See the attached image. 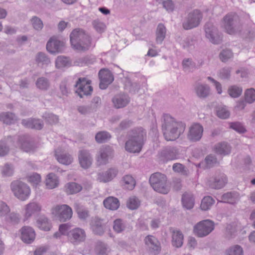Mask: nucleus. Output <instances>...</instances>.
<instances>
[{
    "label": "nucleus",
    "mask_w": 255,
    "mask_h": 255,
    "mask_svg": "<svg viewBox=\"0 0 255 255\" xmlns=\"http://www.w3.org/2000/svg\"><path fill=\"white\" fill-rule=\"evenodd\" d=\"M185 126L181 122H177L168 114L162 118V130L165 139L167 141L175 140L183 132Z\"/></svg>",
    "instance_id": "obj_1"
},
{
    "label": "nucleus",
    "mask_w": 255,
    "mask_h": 255,
    "mask_svg": "<svg viewBox=\"0 0 255 255\" xmlns=\"http://www.w3.org/2000/svg\"><path fill=\"white\" fill-rule=\"evenodd\" d=\"M146 139V132L142 128H137L130 131L125 144L126 150L129 152H139Z\"/></svg>",
    "instance_id": "obj_2"
},
{
    "label": "nucleus",
    "mask_w": 255,
    "mask_h": 255,
    "mask_svg": "<svg viewBox=\"0 0 255 255\" xmlns=\"http://www.w3.org/2000/svg\"><path fill=\"white\" fill-rule=\"evenodd\" d=\"M71 45L74 49L85 51L91 46V38L89 34L82 28H76L70 35Z\"/></svg>",
    "instance_id": "obj_3"
},
{
    "label": "nucleus",
    "mask_w": 255,
    "mask_h": 255,
    "mask_svg": "<svg viewBox=\"0 0 255 255\" xmlns=\"http://www.w3.org/2000/svg\"><path fill=\"white\" fill-rule=\"evenodd\" d=\"M149 183L156 192L167 194L169 191L170 188L167 185V178L164 174L159 172L152 174L150 177Z\"/></svg>",
    "instance_id": "obj_4"
},
{
    "label": "nucleus",
    "mask_w": 255,
    "mask_h": 255,
    "mask_svg": "<svg viewBox=\"0 0 255 255\" xmlns=\"http://www.w3.org/2000/svg\"><path fill=\"white\" fill-rule=\"evenodd\" d=\"M10 187L14 195L21 201H25L30 194V189L25 183L16 180L11 183Z\"/></svg>",
    "instance_id": "obj_5"
},
{
    "label": "nucleus",
    "mask_w": 255,
    "mask_h": 255,
    "mask_svg": "<svg viewBox=\"0 0 255 255\" xmlns=\"http://www.w3.org/2000/svg\"><path fill=\"white\" fill-rule=\"evenodd\" d=\"M223 26L229 34H234L240 31V22L238 16L234 13H228L223 19Z\"/></svg>",
    "instance_id": "obj_6"
},
{
    "label": "nucleus",
    "mask_w": 255,
    "mask_h": 255,
    "mask_svg": "<svg viewBox=\"0 0 255 255\" xmlns=\"http://www.w3.org/2000/svg\"><path fill=\"white\" fill-rule=\"evenodd\" d=\"M51 212L57 219L62 222L69 220L73 215L71 208L66 204L56 205L52 208Z\"/></svg>",
    "instance_id": "obj_7"
},
{
    "label": "nucleus",
    "mask_w": 255,
    "mask_h": 255,
    "mask_svg": "<svg viewBox=\"0 0 255 255\" xmlns=\"http://www.w3.org/2000/svg\"><path fill=\"white\" fill-rule=\"evenodd\" d=\"M205 37L214 44H220L222 41V35L211 22H207L204 26Z\"/></svg>",
    "instance_id": "obj_8"
},
{
    "label": "nucleus",
    "mask_w": 255,
    "mask_h": 255,
    "mask_svg": "<svg viewBox=\"0 0 255 255\" xmlns=\"http://www.w3.org/2000/svg\"><path fill=\"white\" fill-rule=\"evenodd\" d=\"M214 229V222L210 220H205L195 225L193 231L195 235L202 238L208 235Z\"/></svg>",
    "instance_id": "obj_9"
},
{
    "label": "nucleus",
    "mask_w": 255,
    "mask_h": 255,
    "mask_svg": "<svg viewBox=\"0 0 255 255\" xmlns=\"http://www.w3.org/2000/svg\"><path fill=\"white\" fill-rule=\"evenodd\" d=\"M227 182V176L223 172L217 171L209 177L207 181V185L211 188L220 189L224 187Z\"/></svg>",
    "instance_id": "obj_10"
},
{
    "label": "nucleus",
    "mask_w": 255,
    "mask_h": 255,
    "mask_svg": "<svg viewBox=\"0 0 255 255\" xmlns=\"http://www.w3.org/2000/svg\"><path fill=\"white\" fill-rule=\"evenodd\" d=\"M202 18L201 12L197 10H194L190 12L184 22L183 27L186 30L190 29L199 25Z\"/></svg>",
    "instance_id": "obj_11"
},
{
    "label": "nucleus",
    "mask_w": 255,
    "mask_h": 255,
    "mask_svg": "<svg viewBox=\"0 0 255 255\" xmlns=\"http://www.w3.org/2000/svg\"><path fill=\"white\" fill-rule=\"evenodd\" d=\"M90 84V81L85 78L78 79L75 85V87L77 88L76 92L80 98H83L84 95L88 96L91 94L93 88Z\"/></svg>",
    "instance_id": "obj_12"
},
{
    "label": "nucleus",
    "mask_w": 255,
    "mask_h": 255,
    "mask_svg": "<svg viewBox=\"0 0 255 255\" xmlns=\"http://www.w3.org/2000/svg\"><path fill=\"white\" fill-rule=\"evenodd\" d=\"M203 127L201 124L194 123L189 128L187 138L191 142L198 141L203 136Z\"/></svg>",
    "instance_id": "obj_13"
},
{
    "label": "nucleus",
    "mask_w": 255,
    "mask_h": 255,
    "mask_svg": "<svg viewBox=\"0 0 255 255\" xmlns=\"http://www.w3.org/2000/svg\"><path fill=\"white\" fill-rule=\"evenodd\" d=\"M64 43L56 36H52L46 44L47 50L52 54L61 53L64 50Z\"/></svg>",
    "instance_id": "obj_14"
},
{
    "label": "nucleus",
    "mask_w": 255,
    "mask_h": 255,
    "mask_svg": "<svg viewBox=\"0 0 255 255\" xmlns=\"http://www.w3.org/2000/svg\"><path fill=\"white\" fill-rule=\"evenodd\" d=\"M68 237L69 240L73 245H78L86 240V234L84 229L75 228L69 231Z\"/></svg>",
    "instance_id": "obj_15"
},
{
    "label": "nucleus",
    "mask_w": 255,
    "mask_h": 255,
    "mask_svg": "<svg viewBox=\"0 0 255 255\" xmlns=\"http://www.w3.org/2000/svg\"><path fill=\"white\" fill-rule=\"evenodd\" d=\"M144 242L148 251L153 255L158 254L161 251L160 244L158 240L151 235L147 236Z\"/></svg>",
    "instance_id": "obj_16"
},
{
    "label": "nucleus",
    "mask_w": 255,
    "mask_h": 255,
    "mask_svg": "<svg viewBox=\"0 0 255 255\" xmlns=\"http://www.w3.org/2000/svg\"><path fill=\"white\" fill-rule=\"evenodd\" d=\"M99 76L100 79L99 87L103 90L106 89L114 80L113 74L107 69H101L99 72Z\"/></svg>",
    "instance_id": "obj_17"
},
{
    "label": "nucleus",
    "mask_w": 255,
    "mask_h": 255,
    "mask_svg": "<svg viewBox=\"0 0 255 255\" xmlns=\"http://www.w3.org/2000/svg\"><path fill=\"white\" fill-rule=\"evenodd\" d=\"M42 210L41 204L36 202H30L24 207V220H28L33 215L38 214Z\"/></svg>",
    "instance_id": "obj_18"
},
{
    "label": "nucleus",
    "mask_w": 255,
    "mask_h": 255,
    "mask_svg": "<svg viewBox=\"0 0 255 255\" xmlns=\"http://www.w3.org/2000/svg\"><path fill=\"white\" fill-rule=\"evenodd\" d=\"M130 98L128 94L119 93L114 96L112 101L115 108L120 109L126 107L130 102Z\"/></svg>",
    "instance_id": "obj_19"
},
{
    "label": "nucleus",
    "mask_w": 255,
    "mask_h": 255,
    "mask_svg": "<svg viewBox=\"0 0 255 255\" xmlns=\"http://www.w3.org/2000/svg\"><path fill=\"white\" fill-rule=\"evenodd\" d=\"M78 159L80 166L84 169L89 168L92 165L93 158L89 151L85 149L79 151Z\"/></svg>",
    "instance_id": "obj_20"
},
{
    "label": "nucleus",
    "mask_w": 255,
    "mask_h": 255,
    "mask_svg": "<svg viewBox=\"0 0 255 255\" xmlns=\"http://www.w3.org/2000/svg\"><path fill=\"white\" fill-rule=\"evenodd\" d=\"M178 155L179 152L177 149L172 146L165 147L160 153V157L164 161L175 159Z\"/></svg>",
    "instance_id": "obj_21"
},
{
    "label": "nucleus",
    "mask_w": 255,
    "mask_h": 255,
    "mask_svg": "<svg viewBox=\"0 0 255 255\" xmlns=\"http://www.w3.org/2000/svg\"><path fill=\"white\" fill-rule=\"evenodd\" d=\"M18 144L20 148L25 152L32 151L36 147L32 139L27 135L20 136L18 138Z\"/></svg>",
    "instance_id": "obj_22"
},
{
    "label": "nucleus",
    "mask_w": 255,
    "mask_h": 255,
    "mask_svg": "<svg viewBox=\"0 0 255 255\" xmlns=\"http://www.w3.org/2000/svg\"><path fill=\"white\" fill-rule=\"evenodd\" d=\"M21 240L26 244L32 243L35 238V233L32 228L29 226H24L21 230Z\"/></svg>",
    "instance_id": "obj_23"
},
{
    "label": "nucleus",
    "mask_w": 255,
    "mask_h": 255,
    "mask_svg": "<svg viewBox=\"0 0 255 255\" xmlns=\"http://www.w3.org/2000/svg\"><path fill=\"white\" fill-rule=\"evenodd\" d=\"M118 173V170L116 168H110L105 172L99 173L97 179L100 182L106 183L112 180Z\"/></svg>",
    "instance_id": "obj_24"
},
{
    "label": "nucleus",
    "mask_w": 255,
    "mask_h": 255,
    "mask_svg": "<svg viewBox=\"0 0 255 255\" xmlns=\"http://www.w3.org/2000/svg\"><path fill=\"white\" fill-rule=\"evenodd\" d=\"M112 149L109 146L100 148L97 156V162L98 165H105L108 163V157L112 153Z\"/></svg>",
    "instance_id": "obj_25"
},
{
    "label": "nucleus",
    "mask_w": 255,
    "mask_h": 255,
    "mask_svg": "<svg viewBox=\"0 0 255 255\" xmlns=\"http://www.w3.org/2000/svg\"><path fill=\"white\" fill-rule=\"evenodd\" d=\"M21 124L26 128L37 130L41 129L44 126L43 122L38 119L30 118L23 119L22 120Z\"/></svg>",
    "instance_id": "obj_26"
},
{
    "label": "nucleus",
    "mask_w": 255,
    "mask_h": 255,
    "mask_svg": "<svg viewBox=\"0 0 255 255\" xmlns=\"http://www.w3.org/2000/svg\"><path fill=\"white\" fill-rule=\"evenodd\" d=\"M103 220L98 217L93 218L91 222V227L93 232L96 235H102L104 233Z\"/></svg>",
    "instance_id": "obj_27"
},
{
    "label": "nucleus",
    "mask_w": 255,
    "mask_h": 255,
    "mask_svg": "<svg viewBox=\"0 0 255 255\" xmlns=\"http://www.w3.org/2000/svg\"><path fill=\"white\" fill-rule=\"evenodd\" d=\"M55 152L56 159L59 163L67 165L73 162L72 156L68 153L61 152L60 149H56Z\"/></svg>",
    "instance_id": "obj_28"
},
{
    "label": "nucleus",
    "mask_w": 255,
    "mask_h": 255,
    "mask_svg": "<svg viewBox=\"0 0 255 255\" xmlns=\"http://www.w3.org/2000/svg\"><path fill=\"white\" fill-rule=\"evenodd\" d=\"M214 151L218 154L226 155L231 152V146L226 142H219L214 145Z\"/></svg>",
    "instance_id": "obj_29"
},
{
    "label": "nucleus",
    "mask_w": 255,
    "mask_h": 255,
    "mask_svg": "<svg viewBox=\"0 0 255 255\" xmlns=\"http://www.w3.org/2000/svg\"><path fill=\"white\" fill-rule=\"evenodd\" d=\"M239 199V194L236 192H227L221 196V202L230 204H234Z\"/></svg>",
    "instance_id": "obj_30"
},
{
    "label": "nucleus",
    "mask_w": 255,
    "mask_h": 255,
    "mask_svg": "<svg viewBox=\"0 0 255 255\" xmlns=\"http://www.w3.org/2000/svg\"><path fill=\"white\" fill-rule=\"evenodd\" d=\"M183 235L179 230L173 231L172 235V245L176 248H180L183 243Z\"/></svg>",
    "instance_id": "obj_31"
},
{
    "label": "nucleus",
    "mask_w": 255,
    "mask_h": 255,
    "mask_svg": "<svg viewBox=\"0 0 255 255\" xmlns=\"http://www.w3.org/2000/svg\"><path fill=\"white\" fill-rule=\"evenodd\" d=\"M104 205L107 209L111 210H116L120 206L119 200L115 197L110 196L104 200Z\"/></svg>",
    "instance_id": "obj_32"
},
{
    "label": "nucleus",
    "mask_w": 255,
    "mask_h": 255,
    "mask_svg": "<svg viewBox=\"0 0 255 255\" xmlns=\"http://www.w3.org/2000/svg\"><path fill=\"white\" fill-rule=\"evenodd\" d=\"M45 184L47 188L50 189L57 187L59 184L58 177L53 173H49L45 180Z\"/></svg>",
    "instance_id": "obj_33"
},
{
    "label": "nucleus",
    "mask_w": 255,
    "mask_h": 255,
    "mask_svg": "<svg viewBox=\"0 0 255 255\" xmlns=\"http://www.w3.org/2000/svg\"><path fill=\"white\" fill-rule=\"evenodd\" d=\"M182 203L184 208L190 210L193 208L194 205V198L191 193H184L182 198Z\"/></svg>",
    "instance_id": "obj_34"
},
{
    "label": "nucleus",
    "mask_w": 255,
    "mask_h": 255,
    "mask_svg": "<svg viewBox=\"0 0 255 255\" xmlns=\"http://www.w3.org/2000/svg\"><path fill=\"white\" fill-rule=\"evenodd\" d=\"M17 117L11 112H3L0 114V121L6 125H10L17 121Z\"/></svg>",
    "instance_id": "obj_35"
},
{
    "label": "nucleus",
    "mask_w": 255,
    "mask_h": 255,
    "mask_svg": "<svg viewBox=\"0 0 255 255\" xmlns=\"http://www.w3.org/2000/svg\"><path fill=\"white\" fill-rule=\"evenodd\" d=\"M166 33V28L162 23H159L156 30V42L157 44H161L164 40Z\"/></svg>",
    "instance_id": "obj_36"
},
{
    "label": "nucleus",
    "mask_w": 255,
    "mask_h": 255,
    "mask_svg": "<svg viewBox=\"0 0 255 255\" xmlns=\"http://www.w3.org/2000/svg\"><path fill=\"white\" fill-rule=\"evenodd\" d=\"M37 227L41 230L48 231L51 229L49 219L44 216H40L36 221Z\"/></svg>",
    "instance_id": "obj_37"
},
{
    "label": "nucleus",
    "mask_w": 255,
    "mask_h": 255,
    "mask_svg": "<svg viewBox=\"0 0 255 255\" xmlns=\"http://www.w3.org/2000/svg\"><path fill=\"white\" fill-rule=\"evenodd\" d=\"M55 67L57 69H62L65 67H70L71 62L69 58L64 56H59L55 60Z\"/></svg>",
    "instance_id": "obj_38"
},
{
    "label": "nucleus",
    "mask_w": 255,
    "mask_h": 255,
    "mask_svg": "<svg viewBox=\"0 0 255 255\" xmlns=\"http://www.w3.org/2000/svg\"><path fill=\"white\" fill-rule=\"evenodd\" d=\"M196 93L200 98H205L210 94V88L207 85L198 84L195 87Z\"/></svg>",
    "instance_id": "obj_39"
},
{
    "label": "nucleus",
    "mask_w": 255,
    "mask_h": 255,
    "mask_svg": "<svg viewBox=\"0 0 255 255\" xmlns=\"http://www.w3.org/2000/svg\"><path fill=\"white\" fill-rule=\"evenodd\" d=\"M65 191L68 194H74L80 192L82 187L76 182H69L66 184Z\"/></svg>",
    "instance_id": "obj_40"
},
{
    "label": "nucleus",
    "mask_w": 255,
    "mask_h": 255,
    "mask_svg": "<svg viewBox=\"0 0 255 255\" xmlns=\"http://www.w3.org/2000/svg\"><path fill=\"white\" fill-rule=\"evenodd\" d=\"M74 208L78 217L81 220H85L89 217V211L80 204L75 203Z\"/></svg>",
    "instance_id": "obj_41"
},
{
    "label": "nucleus",
    "mask_w": 255,
    "mask_h": 255,
    "mask_svg": "<svg viewBox=\"0 0 255 255\" xmlns=\"http://www.w3.org/2000/svg\"><path fill=\"white\" fill-rule=\"evenodd\" d=\"M35 61L38 65L47 66L51 63L48 55L45 53L39 52L35 56Z\"/></svg>",
    "instance_id": "obj_42"
},
{
    "label": "nucleus",
    "mask_w": 255,
    "mask_h": 255,
    "mask_svg": "<svg viewBox=\"0 0 255 255\" xmlns=\"http://www.w3.org/2000/svg\"><path fill=\"white\" fill-rule=\"evenodd\" d=\"M123 186L128 190H132L135 185V181L130 175L124 176L122 178Z\"/></svg>",
    "instance_id": "obj_43"
},
{
    "label": "nucleus",
    "mask_w": 255,
    "mask_h": 255,
    "mask_svg": "<svg viewBox=\"0 0 255 255\" xmlns=\"http://www.w3.org/2000/svg\"><path fill=\"white\" fill-rule=\"evenodd\" d=\"M36 87L42 91H47L50 87L49 81L45 77L38 78L35 83Z\"/></svg>",
    "instance_id": "obj_44"
},
{
    "label": "nucleus",
    "mask_w": 255,
    "mask_h": 255,
    "mask_svg": "<svg viewBox=\"0 0 255 255\" xmlns=\"http://www.w3.org/2000/svg\"><path fill=\"white\" fill-rule=\"evenodd\" d=\"M215 200L211 196H206L202 200L200 208L202 210L206 211L210 209L214 204Z\"/></svg>",
    "instance_id": "obj_45"
},
{
    "label": "nucleus",
    "mask_w": 255,
    "mask_h": 255,
    "mask_svg": "<svg viewBox=\"0 0 255 255\" xmlns=\"http://www.w3.org/2000/svg\"><path fill=\"white\" fill-rule=\"evenodd\" d=\"M125 88L130 93H135L139 89V86L135 83H132L130 79H126Z\"/></svg>",
    "instance_id": "obj_46"
},
{
    "label": "nucleus",
    "mask_w": 255,
    "mask_h": 255,
    "mask_svg": "<svg viewBox=\"0 0 255 255\" xmlns=\"http://www.w3.org/2000/svg\"><path fill=\"white\" fill-rule=\"evenodd\" d=\"M95 252L98 255H106L108 252V248L106 244L98 241L96 243Z\"/></svg>",
    "instance_id": "obj_47"
},
{
    "label": "nucleus",
    "mask_w": 255,
    "mask_h": 255,
    "mask_svg": "<svg viewBox=\"0 0 255 255\" xmlns=\"http://www.w3.org/2000/svg\"><path fill=\"white\" fill-rule=\"evenodd\" d=\"M231 67H224L218 71L217 75L222 80H229L231 77Z\"/></svg>",
    "instance_id": "obj_48"
},
{
    "label": "nucleus",
    "mask_w": 255,
    "mask_h": 255,
    "mask_svg": "<svg viewBox=\"0 0 255 255\" xmlns=\"http://www.w3.org/2000/svg\"><path fill=\"white\" fill-rule=\"evenodd\" d=\"M243 36L248 39H253L255 37V27L254 24L247 26L243 32Z\"/></svg>",
    "instance_id": "obj_49"
},
{
    "label": "nucleus",
    "mask_w": 255,
    "mask_h": 255,
    "mask_svg": "<svg viewBox=\"0 0 255 255\" xmlns=\"http://www.w3.org/2000/svg\"><path fill=\"white\" fill-rule=\"evenodd\" d=\"M216 113L220 119H226L229 117L230 113L226 106H219L217 108Z\"/></svg>",
    "instance_id": "obj_50"
},
{
    "label": "nucleus",
    "mask_w": 255,
    "mask_h": 255,
    "mask_svg": "<svg viewBox=\"0 0 255 255\" xmlns=\"http://www.w3.org/2000/svg\"><path fill=\"white\" fill-rule=\"evenodd\" d=\"M242 88L236 85L230 86L228 89V93L232 98L239 97L242 93Z\"/></svg>",
    "instance_id": "obj_51"
},
{
    "label": "nucleus",
    "mask_w": 255,
    "mask_h": 255,
    "mask_svg": "<svg viewBox=\"0 0 255 255\" xmlns=\"http://www.w3.org/2000/svg\"><path fill=\"white\" fill-rule=\"evenodd\" d=\"M111 138V135L107 131H100L95 136V139L98 143H103Z\"/></svg>",
    "instance_id": "obj_52"
},
{
    "label": "nucleus",
    "mask_w": 255,
    "mask_h": 255,
    "mask_svg": "<svg viewBox=\"0 0 255 255\" xmlns=\"http://www.w3.org/2000/svg\"><path fill=\"white\" fill-rule=\"evenodd\" d=\"M245 100L249 104L255 101V90L253 88L247 89L245 93Z\"/></svg>",
    "instance_id": "obj_53"
},
{
    "label": "nucleus",
    "mask_w": 255,
    "mask_h": 255,
    "mask_svg": "<svg viewBox=\"0 0 255 255\" xmlns=\"http://www.w3.org/2000/svg\"><path fill=\"white\" fill-rule=\"evenodd\" d=\"M227 255H244L242 248L239 245H234L227 250Z\"/></svg>",
    "instance_id": "obj_54"
},
{
    "label": "nucleus",
    "mask_w": 255,
    "mask_h": 255,
    "mask_svg": "<svg viewBox=\"0 0 255 255\" xmlns=\"http://www.w3.org/2000/svg\"><path fill=\"white\" fill-rule=\"evenodd\" d=\"M43 118L46 122L50 125L56 124L59 121L58 116L52 113H45Z\"/></svg>",
    "instance_id": "obj_55"
},
{
    "label": "nucleus",
    "mask_w": 255,
    "mask_h": 255,
    "mask_svg": "<svg viewBox=\"0 0 255 255\" xmlns=\"http://www.w3.org/2000/svg\"><path fill=\"white\" fill-rule=\"evenodd\" d=\"M196 41L192 38L187 37L183 40L181 43L183 47L187 50L194 48Z\"/></svg>",
    "instance_id": "obj_56"
},
{
    "label": "nucleus",
    "mask_w": 255,
    "mask_h": 255,
    "mask_svg": "<svg viewBox=\"0 0 255 255\" xmlns=\"http://www.w3.org/2000/svg\"><path fill=\"white\" fill-rule=\"evenodd\" d=\"M92 25L96 31L98 33H103L106 29V25L103 22L98 19L94 20L92 22Z\"/></svg>",
    "instance_id": "obj_57"
},
{
    "label": "nucleus",
    "mask_w": 255,
    "mask_h": 255,
    "mask_svg": "<svg viewBox=\"0 0 255 255\" xmlns=\"http://www.w3.org/2000/svg\"><path fill=\"white\" fill-rule=\"evenodd\" d=\"M140 205V201L135 197H130L127 201V206L131 210L136 209Z\"/></svg>",
    "instance_id": "obj_58"
},
{
    "label": "nucleus",
    "mask_w": 255,
    "mask_h": 255,
    "mask_svg": "<svg viewBox=\"0 0 255 255\" xmlns=\"http://www.w3.org/2000/svg\"><path fill=\"white\" fill-rule=\"evenodd\" d=\"M125 228V224L122 220L118 219L114 222L113 229L117 233H119L123 232Z\"/></svg>",
    "instance_id": "obj_59"
},
{
    "label": "nucleus",
    "mask_w": 255,
    "mask_h": 255,
    "mask_svg": "<svg viewBox=\"0 0 255 255\" xmlns=\"http://www.w3.org/2000/svg\"><path fill=\"white\" fill-rule=\"evenodd\" d=\"M219 57L222 62H225L233 57V53L231 50L226 49L220 52Z\"/></svg>",
    "instance_id": "obj_60"
},
{
    "label": "nucleus",
    "mask_w": 255,
    "mask_h": 255,
    "mask_svg": "<svg viewBox=\"0 0 255 255\" xmlns=\"http://www.w3.org/2000/svg\"><path fill=\"white\" fill-rule=\"evenodd\" d=\"M8 141V139L7 140H2L0 141V156H3L8 153L9 148L7 143Z\"/></svg>",
    "instance_id": "obj_61"
},
{
    "label": "nucleus",
    "mask_w": 255,
    "mask_h": 255,
    "mask_svg": "<svg viewBox=\"0 0 255 255\" xmlns=\"http://www.w3.org/2000/svg\"><path fill=\"white\" fill-rule=\"evenodd\" d=\"M31 22L33 27L37 31L41 30L43 27L42 20L37 16H33L31 19Z\"/></svg>",
    "instance_id": "obj_62"
},
{
    "label": "nucleus",
    "mask_w": 255,
    "mask_h": 255,
    "mask_svg": "<svg viewBox=\"0 0 255 255\" xmlns=\"http://www.w3.org/2000/svg\"><path fill=\"white\" fill-rule=\"evenodd\" d=\"M4 220L6 222L15 224L18 223L20 220L18 214L15 213H9Z\"/></svg>",
    "instance_id": "obj_63"
},
{
    "label": "nucleus",
    "mask_w": 255,
    "mask_h": 255,
    "mask_svg": "<svg viewBox=\"0 0 255 255\" xmlns=\"http://www.w3.org/2000/svg\"><path fill=\"white\" fill-rule=\"evenodd\" d=\"M101 104V98L99 97H94L89 105L93 112H96Z\"/></svg>",
    "instance_id": "obj_64"
}]
</instances>
